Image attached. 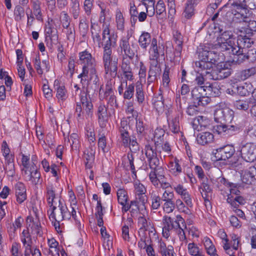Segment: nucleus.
Masks as SVG:
<instances>
[{
  "instance_id": "nucleus-13",
  "label": "nucleus",
  "mask_w": 256,
  "mask_h": 256,
  "mask_svg": "<svg viewBox=\"0 0 256 256\" xmlns=\"http://www.w3.org/2000/svg\"><path fill=\"white\" fill-rule=\"evenodd\" d=\"M25 179L30 182L34 184L39 183L40 178V174L34 162L28 169H22Z\"/></svg>"
},
{
  "instance_id": "nucleus-42",
  "label": "nucleus",
  "mask_w": 256,
  "mask_h": 256,
  "mask_svg": "<svg viewBox=\"0 0 256 256\" xmlns=\"http://www.w3.org/2000/svg\"><path fill=\"white\" fill-rule=\"evenodd\" d=\"M116 43L115 38H112L111 36H108L107 40L103 42L102 54H112V46Z\"/></svg>"
},
{
  "instance_id": "nucleus-36",
  "label": "nucleus",
  "mask_w": 256,
  "mask_h": 256,
  "mask_svg": "<svg viewBox=\"0 0 256 256\" xmlns=\"http://www.w3.org/2000/svg\"><path fill=\"white\" fill-rule=\"evenodd\" d=\"M170 72V68L166 66L164 70L162 78V87L160 86L159 90L160 92H163L164 90L168 91L169 90V84L170 82V78L169 74Z\"/></svg>"
},
{
  "instance_id": "nucleus-54",
  "label": "nucleus",
  "mask_w": 256,
  "mask_h": 256,
  "mask_svg": "<svg viewBox=\"0 0 256 256\" xmlns=\"http://www.w3.org/2000/svg\"><path fill=\"white\" fill-rule=\"evenodd\" d=\"M162 206L164 212L166 214H170L174 212L175 209V202L174 200L164 202Z\"/></svg>"
},
{
  "instance_id": "nucleus-57",
  "label": "nucleus",
  "mask_w": 256,
  "mask_h": 256,
  "mask_svg": "<svg viewBox=\"0 0 256 256\" xmlns=\"http://www.w3.org/2000/svg\"><path fill=\"white\" fill-rule=\"evenodd\" d=\"M135 195L146 194V189L144 186L139 181H136L134 184Z\"/></svg>"
},
{
  "instance_id": "nucleus-7",
  "label": "nucleus",
  "mask_w": 256,
  "mask_h": 256,
  "mask_svg": "<svg viewBox=\"0 0 256 256\" xmlns=\"http://www.w3.org/2000/svg\"><path fill=\"white\" fill-rule=\"evenodd\" d=\"M232 8V13L234 15V19L239 22H244L249 20L252 16L250 10L245 6L236 4L234 2H230Z\"/></svg>"
},
{
  "instance_id": "nucleus-64",
  "label": "nucleus",
  "mask_w": 256,
  "mask_h": 256,
  "mask_svg": "<svg viewBox=\"0 0 256 256\" xmlns=\"http://www.w3.org/2000/svg\"><path fill=\"white\" fill-rule=\"evenodd\" d=\"M106 136L104 134H100V137L98 140V146L101 148L104 152L108 151V148L106 146Z\"/></svg>"
},
{
  "instance_id": "nucleus-17",
  "label": "nucleus",
  "mask_w": 256,
  "mask_h": 256,
  "mask_svg": "<svg viewBox=\"0 0 256 256\" xmlns=\"http://www.w3.org/2000/svg\"><path fill=\"white\" fill-rule=\"evenodd\" d=\"M174 48V54L176 57L180 58L182 50L184 38L182 34L178 30L173 32Z\"/></svg>"
},
{
  "instance_id": "nucleus-53",
  "label": "nucleus",
  "mask_w": 256,
  "mask_h": 256,
  "mask_svg": "<svg viewBox=\"0 0 256 256\" xmlns=\"http://www.w3.org/2000/svg\"><path fill=\"white\" fill-rule=\"evenodd\" d=\"M234 112L230 108L224 106V114L223 122H230L232 124V120L234 117Z\"/></svg>"
},
{
  "instance_id": "nucleus-52",
  "label": "nucleus",
  "mask_w": 256,
  "mask_h": 256,
  "mask_svg": "<svg viewBox=\"0 0 256 256\" xmlns=\"http://www.w3.org/2000/svg\"><path fill=\"white\" fill-rule=\"evenodd\" d=\"M118 201L119 204L128 202V196L126 190L124 188H119L116 192Z\"/></svg>"
},
{
  "instance_id": "nucleus-4",
  "label": "nucleus",
  "mask_w": 256,
  "mask_h": 256,
  "mask_svg": "<svg viewBox=\"0 0 256 256\" xmlns=\"http://www.w3.org/2000/svg\"><path fill=\"white\" fill-rule=\"evenodd\" d=\"M75 96H78L80 102H76L75 114L78 120H80L84 118L88 119L93 114V105L91 98L86 91L82 90L78 84L74 86Z\"/></svg>"
},
{
  "instance_id": "nucleus-1",
  "label": "nucleus",
  "mask_w": 256,
  "mask_h": 256,
  "mask_svg": "<svg viewBox=\"0 0 256 256\" xmlns=\"http://www.w3.org/2000/svg\"><path fill=\"white\" fill-rule=\"evenodd\" d=\"M68 194L70 202V208H68L64 200L59 199L58 206L53 207V210L49 216L58 232H62L63 224L61 222L63 220H69L71 218L75 222L78 220L77 212L76 210L78 203L76 196L72 190H68Z\"/></svg>"
},
{
  "instance_id": "nucleus-29",
  "label": "nucleus",
  "mask_w": 256,
  "mask_h": 256,
  "mask_svg": "<svg viewBox=\"0 0 256 256\" xmlns=\"http://www.w3.org/2000/svg\"><path fill=\"white\" fill-rule=\"evenodd\" d=\"M253 96L246 100H239L234 102V107L239 110H246L250 107V105L254 104Z\"/></svg>"
},
{
  "instance_id": "nucleus-16",
  "label": "nucleus",
  "mask_w": 256,
  "mask_h": 256,
  "mask_svg": "<svg viewBox=\"0 0 256 256\" xmlns=\"http://www.w3.org/2000/svg\"><path fill=\"white\" fill-rule=\"evenodd\" d=\"M172 188L180 196L181 198L184 202L186 205L192 208L193 206L192 198L187 189L182 184L173 185Z\"/></svg>"
},
{
  "instance_id": "nucleus-2",
  "label": "nucleus",
  "mask_w": 256,
  "mask_h": 256,
  "mask_svg": "<svg viewBox=\"0 0 256 256\" xmlns=\"http://www.w3.org/2000/svg\"><path fill=\"white\" fill-rule=\"evenodd\" d=\"M145 154L147 158L150 171L148 174V178L152 184L156 188L159 186L162 190H166L172 186L165 180V170L160 165V161L157 153L150 146H146Z\"/></svg>"
},
{
  "instance_id": "nucleus-6",
  "label": "nucleus",
  "mask_w": 256,
  "mask_h": 256,
  "mask_svg": "<svg viewBox=\"0 0 256 256\" xmlns=\"http://www.w3.org/2000/svg\"><path fill=\"white\" fill-rule=\"evenodd\" d=\"M218 29L222 34L217 39L218 46L222 51H228V53L232 54L236 42L234 35L230 31L224 30L220 28H218Z\"/></svg>"
},
{
  "instance_id": "nucleus-23",
  "label": "nucleus",
  "mask_w": 256,
  "mask_h": 256,
  "mask_svg": "<svg viewBox=\"0 0 256 256\" xmlns=\"http://www.w3.org/2000/svg\"><path fill=\"white\" fill-rule=\"evenodd\" d=\"M196 68L198 72L202 75L206 76V72H208L212 68L214 62L212 60H200L195 63Z\"/></svg>"
},
{
  "instance_id": "nucleus-35",
  "label": "nucleus",
  "mask_w": 256,
  "mask_h": 256,
  "mask_svg": "<svg viewBox=\"0 0 256 256\" xmlns=\"http://www.w3.org/2000/svg\"><path fill=\"white\" fill-rule=\"evenodd\" d=\"M230 64L227 63H221L217 66L220 77L222 80L229 76L232 74Z\"/></svg>"
},
{
  "instance_id": "nucleus-26",
  "label": "nucleus",
  "mask_w": 256,
  "mask_h": 256,
  "mask_svg": "<svg viewBox=\"0 0 256 256\" xmlns=\"http://www.w3.org/2000/svg\"><path fill=\"white\" fill-rule=\"evenodd\" d=\"M158 250L162 256H170L174 252L173 246L171 245L166 246V244L162 240H158Z\"/></svg>"
},
{
  "instance_id": "nucleus-28",
  "label": "nucleus",
  "mask_w": 256,
  "mask_h": 256,
  "mask_svg": "<svg viewBox=\"0 0 256 256\" xmlns=\"http://www.w3.org/2000/svg\"><path fill=\"white\" fill-rule=\"evenodd\" d=\"M164 130L163 129L158 128H156L154 132V140L155 142L156 148H154L150 144H147L145 146L144 149L146 148V146H150L155 152H156L157 156H158V154L159 153L160 154V152H158V146L159 144H161V143L164 142Z\"/></svg>"
},
{
  "instance_id": "nucleus-56",
  "label": "nucleus",
  "mask_w": 256,
  "mask_h": 256,
  "mask_svg": "<svg viewBox=\"0 0 256 256\" xmlns=\"http://www.w3.org/2000/svg\"><path fill=\"white\" fill-rule=\"evenodd\" d=\"M252 16L249 18V20L244 22L248 24V28L245 30L246 33L251 36L252 34V32H256V21L252 20Z\"/></svg>"
},
{
  "instance_id": "nucleus-19",
  "label": "nucleus",
  "mask_w": 256,
  "mask_h": 256,
  "mask_svg": "<svg viewBox=\"0 0 256 256\" xmlns=\"http://www.w3.org/2000/svg\"><path fill=\"white\" fill-rule=\"evenodd\" d=\"M162 236L168 238L170 236V232L174 229V219L168 216H164L162 220Z\"/></svg>"
},
{
  "instance_id": "nucleus-20",
  "label": "nucleus",
  "mask_w": 256,
  "mask_h": 256,
  "mask_svg": "<svg viewBox=\"0 0 256 256\" xmlns=\"http://www.w3.org/2000/svg\"><path fill=\"white\" fill-rule=\"evenodd\" d=\"M54 88L56 90V97L60 102H64L68 98L67 90L64 84L58 80L54 82Z\"/></svg>"
},
{
  "instance_id": "nucleus-5",
  "label": "nucleus",
  "mask_w": 256,
  "mask_h": 256,
  "mask_svg": "<svg viewBox=\"0 0 256 256\" xmlns=\"http://www.w3.org/2000/svg\"><path fill=\"white\" fill-rule=\"evenodd\" d=\"M132 34V30H128L126 36H122L120 39L118 48V53H120L125 56H128L130 59L134 58L136 52V46L134 42H130V39Z\"/></svg>"
},
{
  "instance_id": "nucleus-63",
  "label": "nucleus",
  "mask_w": 256,
  "mask_h": 256,
  "mask_svg": "<svg viewBox=\"0 0 256 256\" xmlns=\"http://www.w3.org/2000/svg\"><path fill=\"white\" fill-rule=\"evenodd\" d=\"M198 56L200 60H212V58L210 57L212 54V52L207 50L202 49L198 52Z\"/></svg>"
},
{
  "instance_id": "nucleus-24",
  "label": "nucleus",
  "mask_w": 256,
  "mask_h": 256,
  "mask_svg": "<svg viewBox=\"0 0 256 256\" xmlns=\"http://www.w3.org/2000/svg\"><path fill=\"white\" fill-rule=\"evenodd\" d=\"M181 113L178 112L172 118L168 119V128L174 134H178L180 132V119Z\"/></svg>"
},
{
  "instance_id": "nucleus-9",
  "label": "nucleus",
  "mask_w": 256,
  "mask_h": 256,
  "mask_svg": "<svg viewBox=\"0 0 256 256\" xmlns=\"http://www.w3.org/2000/svg\"><path fill=\"white\" fill-rule=\"evenodd\" d=\"M160 73L161 68L158 61H150L146 81L147 89L152 90L154 86L152 84L157 80Z\"/></svg>"
},
{
  "instance_id": "nucleus-15",
  "label": "nucleus",
  "mask_w": 256,
  "mask_h": 256,
  "mask_svg": "<svg viewBox=\"0 0 256 256\" xmlns=\"http://www.w3.org/2000/svg\"><path fill=\"white\" fill-rule=\"evenodd\" d=\"M149 58L150 61H158L160 55L164 54V47L162 46H158L157 40L153 38L149 50Z\"/></svg>"
},
{
  "instance_id": "nucleus-18",
  "label": "nucleus",
  "mask_w": 256,
  "mask_h": 256,
  "mask_svg": "<svg viewBox=\"0 0 256 256\" xmlns=\"http://www.w3.org/2000/svg\"><path fill=\"white\" fill-rule=\"evenodd\" d=\"M218 182L220 184L224 185V188L227 189V196H235L240 194V191L237 188L236 184L232 183H230L224 178H218Z\"/></svg>"
},
{
  "instance_id": "nucleus-40",
  "label": "nucleus",
  "mask_w": 256,
  "mask_h": 256,
  "mask_svg": "<svg viewBox=\"0 0 256 256\" xmlns=\"http://www.w3.org/2000/svg\"><path fill=\"white\" fill-rule=\"evenodd\" d=\"M152 40L150 34L144 32L139 38L138 43L142 48L146 50L150 43H152Z\"/></svg>"
},
{
  "instance_id": "nucleus-37",
  "label": "nucleus",
  "mask_w": 256,
  "mask_h": 256,
  "mask_svg": "<svg viewBox=\"0 0 256 256\" xmlns=\"http://www.w3.org/2000/svg\"><path fill=\"white\" fill-rule=\"evenodd\" d=\"M196 140L198 144L204 145L213 141L214 135L210 132H202L198 136Z\"/></svg>"
},
{
  "instance_id": "nucleus-38",
  "label": "nucleus",
  "mask_w": 256,
  "mask_h": 256,
  "mask_svg": "<svg viewBox=\"0 0 256 256\" xmlns=\"http://www.w3.org/2000/svg\"><path fill=\"white\" fill-rule=\"evenodd\" d=\"M49 246V253L52 256H60V248L58 242L54 238L48 240Z\"/></svg>"
},
{
  "instance_id": "nucleus-61",
  "label": "nucleus",
  "mask_w": 256,
  "mask_h": 256,
  "mask_svg": "<svg viewBox=\"0 0 256 256\" xmlns=\"http://www.w3.org/2000/svg\"><path fill=\"white\" fill-rule=\"evenodd\" d=\"M224 107L221 108L220 106L217 107L214 110V118L216 121L222 122L224 120Z\"/></svg>"
},
{
  "instance_id": "nucleus-45",
  "label": "nucleus",
  "mask_w": 256,
  "mask_h": 256,
  "mask_svg": "<svg viewBox=\"0 0 256 256\" xmlns=\"http://www.w3.org/2000/svg\"><path fill=\"white\" fill-rule=\"evenodd\" d=\"M150 200L152 201V208L154 210H157L159 208L161 205L162 201V198L155 192L152 191L150 193Z\"/></svg>"
},
{
  "instance_id": "nucleus-21",
  "label": "nucleus",
  "mask_w": 256,
  "mask_h": 256,
  "mask_svg": "<svg viewBox=\"0 0 256 256\" xmlns=\"http://www.w3.org/2000/svg\"><path fill=\"white\" fill-rule=\"evenodd\" d=\"M64 136L66 146H70L72 150H79L80 146V136L77 134L72 133L68 137L65 136L64 134Z\"/></svg>"
},
{
  "instance_id": "nucleus-43",
  "label": "nucleus",
  "mask_w": 256,
  "mask_h": 256,
  "mask_svg": "<svg viewBox=\"0 0 256 256\" xmlns=\"http://www.w3.org/2000/svg\"><path fill=\"white\" fill-rule=\"evenodd\" d=\"M115 16L117 29L123 31L124 29L125 20L122 12L119 9L116 10Z\"/></svg>"
},
{
  "instance_id": "nucleus-10",
  "label": "nucleus",
  "mask_w": 256,
  "mask_h": 256,
  "mask_svg": "<svg viewBox=\"0 0 256 256\" xmlns=\"http://www.w3.org/2000/svg\"><path fill=\"white\" fill-rule=\"evenodd\" d=\"M250 36L240 34L238 36L236 42L232 48V54H237L240 50L246 52L254 43L253 40L250 38Z\"/></svg>"
},
{
  "instance_id": "nucleus-44",
  "label": "nucleus",
  "mask_w": 256,
  "mask_h": 256,
  "mask_svg": "<svg viewBox=\"0 0 256 256\" xmlns=\"http://www.w3.org/2000/svg\"><path fill=\"white\" fill-rule=\"evenodd\" d=\"M71 1L70 12L74 19H77L80 12V2L78 0H71Z\"/></svg>"
},
{
  "instance_id": "nucleus-22",
  "label": "nucleus",
  "mask_w": 256,
  "mask_h": 256,
  "mask_svg": "<svg viewBox=\"0 0 256 256\" xmlns=\"http://www.w3.org/2000/svg\"><path fill=\"white\" fill-rule=\"evenodd\" d=\"M16 201L19 204L23 202L26 198V188L22 182H16L14 186Z\"/></svg>"
},
{
  "instance_id": "nucleus-46",
  "label": "nucleus",
  "mask_w": 256,
  "mask_h": 256,
  "mask_svg": "<svg viewBox=\"0 0 256 256\" xmlns=\"http://www.w3.org/2000/svg\"><path fill=\"white\" fill-rule=\"evenodd\" d=\"M188 254L192 256H203V252L196 244L190 242L188 244Z\"/></svg>"
},
{
  "instance_id": "nucleus-3",
  "label": "nucleus",
  "mask_w": 256,
  "mask_h": 256,
  "mask_svg": "<svg viewBox=\"0 0 256 256\" xmlns=\"http://www.w3.org/2000/svg\"><path fill=\"white\" fill-rule=\"evenodd\" d=\"M80 60L82 65V72L78 78L80 79V84L83 88L86 87L94 76H98L96 63L94 58L87 50L79 53Z\"/></svg>"
},
{
  "instance_id": "nucleus-55",
  "label": "nucleus",
  "mask_w": 256,
  "mask_h": 256,
  "mask_svg": "<svg viewBox=\"0 0 256 256\" xmlns=\"http://www.w3.org/2000/svg\"><path fill=\"white\" fill-rule=\"evenodd\" d=\"M79 30L80 35L84 37L88 30V25L85 18H80Z\"/></svg>"
},
{
  "instance_id": "nucleus-62",
  "label": "nucleus",
  "mask_w": 256,
  "mask_h": 256,
  "mask_svg": "<svg viewBox=\"0 0 256 256\" xmlns=\"http://www.w3.org/2000/svg\"><path fill=\"white\" fill-rule=\"evenodd\" d=\"M68 68L66 71V74L70 78H72L74 74L75 69V62L74 58L72 56L70 57L68 60Z\"/></svg>"
},
{
  "instance_id": "nucleus-58",
  "label": "nucleus",
  "mask_w": 256,
  "mask_h": 256,
  "mask_svg": "<svg viewBox=\"0 0 256 256\" xmlns=\"http://www.w3.org/2000/svg\"><path fill=\"white\" fill-rule=\"evenodd\" d=\"M238 52L237 54H232L236 56L234 60L236 61L237 64H240L246 60H248L246 52L240 50V52Z\"/></svg>"
},
{
  "instance_id": "nucleus-49",
  "label": "nucleus",
  "mask_w": 256,
  "mask_h": 256,
  "mask_svg": "<svg viewBox=\"0 0 256 256\" xmlns=\"http://www.w3.org/2000/svg\"><path fill=\"white\" fill-rule=\"evenodd\" d=\"M241 174L242 180L244 184H251L254 179V176L250 172V167L248 169L242 171Z\"/></svg>"
},
{
  "instance_id": "nucleus-8",
  "label": "nucleus",
  "mask_w": 256,
  "mask_h": 256,
  "mask_svg": "<svg viewBox=\"0 0 256 256\" xmlns=\"http://www.w3.org/2000/svg\"><path fill=\"white\" fill-rule=\"evenodd\" d=\"M102 64L104 72L114 78L117 74L118 61L112 60V54H102Z\"/></svg>"
},
{
  "instance_id": "nucleus-59",
  "label": "nucleus",
  "mask_w": 256,
  "mask_h": 256,
  "mask_svg": "<svg viewBox=\"0 0 256 256\" xmlns=\"http://www.w3.org/2000/svg\"><path fill=\"white\" fill-rule=\"evenodd\" d=\"M119 132L120 138L124 146L125 147L130 146V138L128 131L124 132L123 130L122 132Z\"/></svg>"
},
{
  "instance_id": "nucleus-33",
  "label": "nucleus",
  "mask_w": 256,
  "mask_h": 256,
  "mask_svg": "<svg viewBox=\"0 0 256 256\" xmlns=\"http://www.w3.org/2000/svg\"><path fill=\"white\" fill-rule=\"evenodd\" d=\"M136 130L139 140L146 134L147 126L146 124L140 118H136Z\"/></svg>"
},
{
  "instance_id": "nucleus-34",
  "label": "nucleus",
  "mask_w": 256,
  "mask_h": 256,
  "mask_svg": "<svg viewBox=\"0 0 256 256\" xmlns=\"http://www.w3.org/2000/svg\"><path fill=\"white\" fill-rule=\"evenodd\" d=\"M169 168L173 174L176 176L180 174L182 172L181 166V160H178L177 158H174V160L170 162Z\"/></svg>"
},
{
  "instance_id": "nucleus-14",
  "label": "nucleus",
  "mask_w": 256,
  "mask_h": 256,
  "mask_svg": "<svg viewBox=\"0 0 256 256\" xmlns=\"http://www.w3.org/2000/svg\"><path fill=\"white\" fill-rule=\"evenodd\" d=\"M234 152L233 146L226 145L216 150L214 154L216 160H226L230 158Z\"/></svg>"
},
{
  "instance_id": "nucleus-39",
  "label": "nucleus",
  "mask_w": 256,
  "mask_h": 256,
  "mask_svg": "<svg viewBox=\"0 0 256 256\" xmlns=\"http://www.w3.org/2000/svg\"><path fill=\"white\" fill-rule=\"evenodd\" d=\"M144 6L146 10V14L150 17L152 16L155 12L154 2L153 0H146L142 4H139L138 7Z\"/></svg>"
},
{
  "instance_id": "nucleus-30",
  "label": "nucleus",
  "mask_w": 256,
  "mask_h": 256,
  "mask_svg": "<svg viewBox=\"0 0 256 256\" xmlns=\"http://www.w3.org/2000/svg\"><path fill=\"white\" fill-rule=\"evenodd\" d=\"M135 96L136 100L138 105L143 106L145 102V94L142 84L138 82L136 84Z\"/></svg>"
},
{
  "instance_id": "nucleus-32",
  "label": "nucleus",
  "mask_w": 256,
  "mask_h": 256,
  "mask_svg": "<svg viewBox=\"0 0 256 256\" xmlns=\"http://www.w3.org/2000/svg\"><path fill=\"white\" fill-rule=\"evenodd\" d=\"M211 124V120L206 116H199L194 118L193 120L194 128L196 130L200 126V128H206L208 127Z\"/></svg>"
},
{
  "instance_id": "nucleus-25",
  "label": "nucleus",
  "mask_w": 256,
  "mask_h": 256,
  "mask_svg": "<svg viewBox=\"0 0 256 256\" xmlns=\"http://www.w3.org/2000/svg\"><path fill=\"white\" fill-rule=\"evenodd\" d=\"M96 116L98 117V123L101 126H104L108 118V108L104 104L100 103L98 106Z\"/></svg>"
},
{
  "instance_id": "nucleus-50",
  "label": "nucleus",
  "mask_w": 256,
  "mask_h": 256,
  "mask_svg": "<svg viewBox=\"0 0 256 256\" xmlns=\"http://www.w3.org/2000/svg\"><path fill=\"white\" fill-rule=\"evenodd\" d=\"M190 206H186L184 202L180 198H178L175 202V208H176L178 210L181 212H184L186 214H190V210L189 209Z\"/></svg>"
},
{
  "instance_id": "nucleus-31",
  "label": "nucleus",
  "mask_w": 256,
  "mask_h": 256,
  "mask_svg": "<svg viewBox=\"0 0 256 256\" xmlns=\"http://www.w3.org/2000/svg\"><path fill=\"white\" fill-rule=\"evenodd\" d=\"M208 95L204 86L195 87L192 91V96L194 103Z\"/></svg>"
},
{
  "instance_id": "nucleus-48",
  "label": "nucleus",
  "mask_w": 256,
  "mask_h": 256,
  "mask_svg": "<svg viewBox=\"0 0 256 256\" xmlns=\"http://www.w3.org/2000/svg\"><path fill=\"white\" fill-rule=\"evenodd\" d=\"M208 95L210 96H216L220 94V88L216 83L209 86H204Z\"/></svg>"
},
{
  "instance_id": "nucleus-11",
  "label": "nucleus",
  "mask_w": 256,
  "mask_h": 256,
  "mask_svg": "<svg viewBox=\"0 0 256 256\" xmlns=\"http://www.w3.org/2000/svg\"><path fill=\"white\" fill-rule=\"evenodd\" d=\"M242 158L247 162H252L256 160V145L254 143H246L240 148Z\"/></svg>"
},
{
  "instance_id": "nucleus-41",
  "label": "nucleus",
  "mask_w": 256,
  "mask_h": 256,
  "mask_svg": "<svg viewBox=\"0 0 256 256\" xmlns=\"http://www.w3.org/2000/svg\"><path fill=\"white\" fill-rule=\"evenodd\" d=\"M253 91L252 86L250 84L244 83L237 87V92L241 96H246Z\"/></svg>"
},
{
  "instance_id": "nucleus-60",
  "label": "nucleus",
  "mask_w": 256,
  "mask_h": 256,
  "mask_svg": "<svg viewBox=\"0 0 256 256\" xmlns=\"http://www.w3.org/2000/svg\"><path fill=\"white\" fill-rule=\"evenodd\" d=\"M154 7L156 14L164 16L166 14V6L163 0H158Z\"/></svg>"
},
{
  "instance_id": "nucleus-27",
  "label": "nucleus",
  "mask_w": 256,
  "mask_h": 256,
  "mask_svg": "<svg viewBox=\"0 0 256 256\" xmlns=\"http://www.w3.org/2000/svg\"><path fill=\"white\" fill-rule=\"evenodd\" d=\"M46 200L49 206L52 207V211L54 206H57V203L54 200L56 199L55 188L52 184L46 186Z\"/></svg>"
},
{
  "instance_id": "nucleus-12",
  "label": "nucleus",
  "mask_w": 256,
  "mask_h": 256,
  "mask_svg": "<svg viewBox=\"0 0 256 256\" xmlns=\"http://www.w3.org/2000/svg\"><path fill=\"white\" fill-rule=\"evenodd\" d=\"M240 126L238 124H228L217 125L214 130L219 134L223 136H230L238 132Z\"/></svg>"
},
{
  "instance_id": "nucleus-51",
  "label": "nucleus",
  "mask_w": 256,
  "mask_h": 256,
  "mask_svg": "<svg viewBox=\"0 0 256 256\" xmlns=\"http://www.w3.org/2000/svg\"><path fill=\"white\" fill-rule=\"evenodd\" d=\"M136 84L134 83L126 85V90L123 94V98L125 100H130L134 95V86Z\"/></svg>"
},
{
  "instance_id": "nucleus-47",
  "label": "nucleus",
  "mask_w": 256,
  "mask_h": 256,
  "mask_svg": "<svg viewBox=\"0 0 256 256\" xmlns=\"http://www.w3.org/2000/svg\"><path fill=\"white\" fill-rule=\"evenodd\" d=\"M114 82L112 80L108 81L106 84L104 91L102 90V86H101L99 92L100 95L103 92H104V98H108V96L114 94Z\"/></svg>"
}]
</instances>
